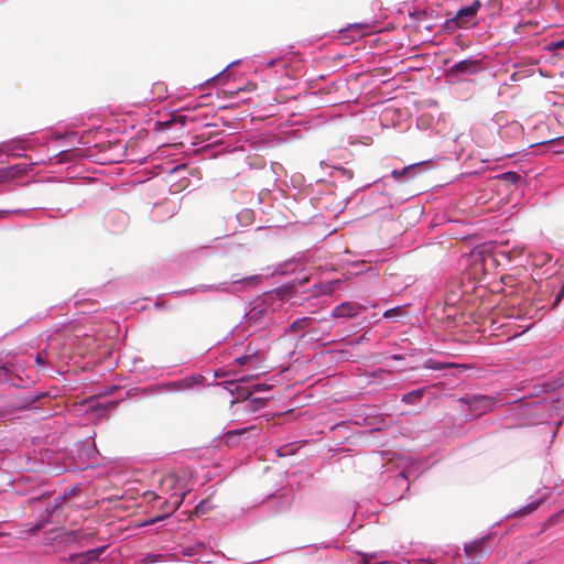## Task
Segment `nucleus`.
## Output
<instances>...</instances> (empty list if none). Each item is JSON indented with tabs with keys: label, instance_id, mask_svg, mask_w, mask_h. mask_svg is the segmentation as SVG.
<instances>
[{
	"label": "nucleus",
	"instance_id": "nucleus-1",
	"mask_svg": "<svg viewBox=\"0 0 564 564\" xmlns=\"http://www.w3.org/2000/svg\"><path fill=\"white\" fill-rule=\"evenodd\" d=\"M481 7V1L475 0L470 6L459 9L452 19H447L445 21V30L448 32H453L458 29H465L470 26L473 20L476 18Z\"/></svg>",
	"mask_w": 564,
	"mask_h": 564
},
{
	"label": "nucleus",
	"instance_id": "nucleus-2",
	"mask_svg": "<svg viewBox=\"0 0 564 564\" xmlns=\"http://www.w3.org/2000/svg\"><path fill=\"white\" fill-rule=\"evenodd\" d=\"M488 541L489 536H484L465 545L464 551L470 563L478 564L490 554V550L486 546Z\"/></svg>",
	"mask_w": 564,
	"mask_h": 564
},
{
	"label": "nucleus",
	"instance_id": "nucleus-3",
	"mask_svg": "<svg viewBox=\"0 0 564 564\" xmlns=\"http://www.w3.org/2000/svg\"><path fill=\"white\" fill-rule=\"evenodd\" d=\"M471 412L476 415H482L495 408L496 401L489 395H473L463 399Z\"/></svg>",
	"mask_w": 564,
	"mask_h": 564
},
{
	"label": "nucleus",
	"instance_id": "nucleus-4",
	"mask_svg": "<svg viewBox=\"0 0 564 564\" xmlns=\"http://www.w3.org/2000/svg\"><path fill=\"white\" fill-rule=\"evenodd\" d=\"M364 310V306L358 303L344 302L333 310L332 316L335 318H352L359 315Z\"/></svg>",
	"mask_w": 564,
	"mask_h": 564
},
{
	"label": "nucleus",
	"instance_id": "nucleus-5",
	"mask_svg": "<svg viewBox=\"0 0 564 564\" xmlns=\"http://www.w3.org/2000/svg\"><path fill=\"white\" fill-rule=\"evenodd\" d=\"M66 500V495L58 496L54 499L52 506L47 507L42 514V520L34 527L33 532L41 530L46 523L53 521L54 513L58 510Z\"/></svg>",
	"mask_w": 564,
	"mask_h": 564
},
{
	"label": "nucleus",
	"instance_id": "nucleus-6",
	"mask_svg": "<svg viewBox=\"0 0 564 564\" xmlns=\"http://www.w3.org/2000/svg\"><path fill=\"white\" fill-rule=\"evenodd\" d=\"M66 500V495L58 496L54 499L52 506L47 507L42 514V520L34 527L33 532L41 530L46 523L53 521L54 513L58 510Z\"/></svg>",
	"mask_w": 564,
	"mask_h": 564
},
{
	"label": "nucleus",
	"instance_id": "nucleus-7",
	"mask_svg": "<svg viewBox=\"0 0 564 564\" xmlns=\"http://www.w3.org/2000/svg\"><path fill=\"white\" fill-rule=\"evenodd\" d=\"M256 426L231 430L224 434L223 442L230 447L237 446L239 444L240 436L245 435L250 431H256Z\"/></svg>",
	"mask_w": 564,
	"mask_h": 564
},
{
	"label": "nucleus",
	"instance_id": "nucleus-8",
	"mask_svg": "<svg viewBox=\"0 0 564 564\" xmlns=\"http://www.w3.org/2000/svg\"><path fill=\"white\" fill-rule=\"evenodd\" d=\"M479 68V62L476 59H464L452 66V73L475 74Z\"/></svg>",
	"mask_w": 564,
	"mask_h": 564
},
{
	"label": "nucleus",
	"instance_id": "nucleus-9",
	"mask_svg": "<svg viewBox=\"0 0 564 564\" xmlns=\"http://www.w3.org/2000/svg\"><path fill=\"white\" fill-rule=\"evenodd\" d=\"M184 496H185V494H182V495L172 494L167 500H164V505H170V510L166 513H164L163 516H159L156 519L153 520V522L163 520L166 517H169L170 514H172L173 512H175L182 505V502L184 500Z\"/></svg>",
	"mask_w": 564,
	"mask_h": 564
},
{
	"label": "nucleus",
	"instance_id": "nucleus-10",
	"mask_svg": "<svg viewBox=\"0 0 564 564\" xmlns=\"http://www.w3.org/2000/svg\"><path fill=\"white\" fill-rule=\"evenodd\" d=\"M313 323H314V319L312 317L304 316V317L293 321L290 324L289 330L291 333H297L302 329L311 327L313 325Z\"/></svg>",
	"mask_w": 564,
	"mask_h": 564
},
{
	"label": "nucleus",
	"instance_id": "nucleus-11",
	"mask_svg": "<svg viewBox=\"0 0 564 564\" xmlns=\"http://www.w3.org/2000/svg\"><path fill=\"white\" fill-rule=\"evenodd\" d=\"M424 395V389H417L405 393L402 401L406 404H414Z\"/></svg>",
	"mask_w": 564,
	"mask_h": 564
},
{
	"label": "nucleus",
	"instance_id": "nucleus-12",
	"mask_svg": "<svg viewBox=\"0 0 564 564\" xmlns=\"http://www.w3.org/2000/svg\"><path fill=\"white\" fill-rule=\"evenodd\" d=\"M536 26H538L536 22L528 21V22L517 24L513 30H514L516 34H522V33H525L528 31L535 29Z\"/></svg>",
	"mask_w": 564,
	"mask_h": 564
},
{
	"label": "nucleus",
	"instance_id": "nucleus-13",
	"mask_svg": "<svg viewBox=\"0 0 564 564\" xmlns=\"http://www.w3.org/2000/svg\"><path fill=\"white\" fill-rule=\"evenodd\" d=\"M177 482L175 474L165 475L161 480V486H166L169 489H173Z\"/></svg>",
	"mask_w": 564,
	"mask_h": 564
},
{
	"label": "nucleus",
	"instance_id": "nucleus-14",
	"mask_svg": "<svg viewBox=\"0 0 564 564\" xmlns=\"http://www.w3.org/2000/svg\"><path fill=\"white\" fill-rule=\"evenodd\" d=\"M539 505H540L539 501L529 503L523 509L519 510L518 513L521 516H527V514L531 513L532 511H534L539 507Z\"/></svg>",
	"mask_w": 564,
	"mask_h": 564
},
{
	"label": "nucleus",
	"instance_id": "nucleus-15",
	"mask_svg": "<svg viewBox=\"0 0 564 564\" xmlns=\"http://www.w3.org/2000/svg\"><path fill=\"white\" fill-rule=\"evenodd\" d=\"M102 551H104V547L89 550L85 553V556H87V561H89V563H91V561L96 560L99 556V554L102 553Z\"/></svg>",
	"mask_w": 564,
	"mask_h": 564
},
{
	"label": "nucleus",
	"instance_id": "nucleus-16",
	"mask_svg": "<svg viewBox=\"0 0 564 564\" xmlns=\"http://www.w3.org/2000/svg\"><path fill=\"white\" fill-rule=\"evenodd\" d=\"M425 367L429 368V369H433V370H442V369L446 368V365L441 364V362H436V361H434L432 359H429L425 362Z\"/></svg>",
	"mask_w": 564,
	"mask_h": 564
},
{
	"label": "nucleus",
	"instance_id": "nucleus-17",
	"mask_svg": "<svg viewBox=\"0 0 564 564\" xmlns=\"http://www.w3.org/2000/svg\"><path fill=\"white\" fill-rule=\"evenodd\" d=\"M502 177L506 181L512 182V183H516L520 180V175L514 172H507V173L502 174Z\"/></svg>",
	"mask_w": 564,
	"mask_h": 564
},
{
	"label": "nucleus",
	"instance_id": "nucleus-18",
	"mask_svg": "<svg viewBox=\"0 0 564 564\" xmlns=\"http://www.w3.org/2000/svg\"><path fill=\"white\" fill-rule=\"evenodd\" d=\"M500 280L505 285L513 286L516 284V278L511 274H505Z\"/></svg>",
	"mask_w": 564,
	"mask_h": 564
},
{
	"label": "nucleus",
	"instance_id": "nucleus-19",
	"mask_svg": "<svg viewBox=\"0 0 564 564\" xmlns=\"http://www.w3.org/2000/svg\"><path fill=\"white\" fill-rule=\"evenodd\" d=\"M251 359V355H243L241 357L236 358V362L243 366L247 365Z\"/></svg>",
	"mask_w": 564,
	"mask_h": 564
},
{
	"label": "nucleus",
	"instance_id": "nucleus-20",
	"mask_svg": "<svg viewBox=\"0 0 564 564\" xmlns=\"http://www.w3.org/2000/svg\"><path fill=\"white\" fill-rule=\"evenodd\" d=\"M399 313H400V308L397 307V308H391V310L386 311L383 315L387 318H391L393 316L399 315Z\"/></svg>",
	"mask_w": 564,
	"mask_h": 564
},
{
	"label": "nucleus",
	"instance_id": "nucleus-21",
	"mask_svg": "<svg viewBox=\"0 0 564 564\" xmlns=\"http://www.w3.org/2000/svg\"><path fill=\"white\" fill-rule=\"evenodd\" d=\"M116 406V402H108L106 405H96V406H93L91 409L94 411H98L99 409H102V410H108V409H112Z\"/></svg>",
	"mask_w": 564,
	"mask_h": 564
},
{
	"label": "nucleus",
	"instance_id": "nucleus-22",
	"mask_svg": "<svg viewBox=\"0 0 564 564\" xmlns=\"http://www.w3.org/2000/svg\"><path fill=\"white\" fill-rule=\"evenodd\" d=\"M557 519H558V516H557V514H554V516L550 517V518L546 520V522L544 523V527H545V528H549V527H552V525L556 524V523H557Z\"/></svg>",
	"mask_w": 564,
	"mask_h": 564
},
{
	"label": "nucleus",
	"instance_id": "nucleus-23",
	"mask_svg": "<svg viewBox=\"0 0 564 564\" xmlns=\"http://www.w3.org/2000/svg\"><path fill=\"white\" fill-rule=\"evenodd\" d=\"M256 87H257V85H256V84H253V83H248V84H246V86L241 87V88L239 89V91H251V90H254V89H256Z\"/></svg>",
	"mask_w": 564,
	"mask_h": 564
},
{
	"label": "nucleus",
	"instance_id": "nucleus-24",
	"mask_svg": "<svg viewBox=\"0 0 564 564\" xmlns=\"http://www.w3.org/2000/svg\"><path fill=\"white\" fill-rule=\"evenodd\" d=\"M35 362H36L37 365H41V366H43V365H45V364H46V360H45V358H44V354H43V352H40V354L36 356V358H35Z\"/></svg>",
	"mask_w": 564,
	"mask_h": 564
},
{
	"label": "nucleus",
	"instance_id": "nucleus-25",
	"mask_svg": "<svg viewBox=\"0 0 564 564\" xmlns=\"http://www.w3.org/2000/svg\"><path fill=\"white\" fill-rule=\"evenodd\" d=\"M552 47L555 48V50H560V48H563L564 47V39L561 40V41H557L555 43L552 44Z\"/></svg>",
	"mask_w": 564,
	"mask_h": 564
},
{
	"label": "nucleus",
	"instance_id": "nucleus-26",
	"mask_svg": "<svg viewBox=\"0 0 564 564\" xmlns=\"http://www.w3.org/2000/svg\"><path fill=\"white\" fill-rule=\"evenodd\" d=\"M366 25H362V24H352L348 28L349 31H355V30H359L361 28H365Z\"/></svg>",
	"mask_w": 564,
	"mask_h": 564
},
{
	"label": "nucleus",
	"instance_id": "nucleus-27",
	"mask_svg": "<svg viewBox=\"0 0 564 564\" xmlns=\"http://www.w3.org/2000/svg\"><path fill=\"white\" fill-rule=\"evenodd\" d=\"M415 564H433L431 560L427 558H421L415 562Z\"/></svg>",
	"mask_w": 564,
	"mask_h": 564
},
{
	"label": "nucleus",
	"instance_id": "nucleus-28",
	"mask_svg": "<svg viewBox=\"0 0 564 564\" xmlns=\"http://www.w3.org/2000/svg\"><path fill=\"white\" fill-rule=\"evenodd\" d=\"M563 296H564V286L562 288V290L556 295V301L555 302L558 303Z\"/></svg>",
	"mask_w": 564,
	"mask_h": 564
},
{
	"label": "nucleus",
	"instance_id": "nucleus-29",
	"mask_svg": "<svg viewBox=\"0 0 564 564\" xmlns=\"http://www.w3.org/2000/svg\"><path fill=\"white\" fill-rule=\"evenodd\" d=\"M9 214H10V212H9V210H2V209H0V219L6 218Z\"/></svg>",
	"mask_w": 564,
	"mask_h": 564
},
{
	"label": "nucleus",
	"instance_id": "nucleus-30",
	"mask_svg": "<svg viewBox=\"0 0 564 564\" xmlns=\"http://www.w3.org/2000/svg\"><path fill=\"white\" fill-rule=\"evenodd\" d=\"M264 389H267V387H265L264 384H256V386H254V390H256V391H262V390H264Z\"/></svg>",
	"mask_w": 564,
	"mask_h": 564
},
{
	"label": "nucleus",
	"instance_id": "nucleus-31",
	"mask_svg": "<svg viewBox=\"0 0 564 564\" xmlns=\"http://www.w3.org/2000/svg\"><path fill=\"white\" fill-rule=\"evenodd\" d=\"M364 564H371V563H369L368 561L365 560ZM372 564H394V563L393 562H389V561H382L380 563H372Z\"/></svg>",
	"mask_w": 564,
	"mask_h": 564
},
{
	"label": "nucleus",
	"instance_id": "nucleus-32",
	"mask_svg": "<svg viewBox=\"0 0 564 564\" xmlns=\"http://www.w3.org/2000/svg\"><path fill=\"white\" fill-rule=\"evenodd\" d=\"M11 150H12V148L9 144H4V149H0V153L1 152H9Z\"/></svg>",
	"mask_w": 564,
	"mask_h": 564
},
{
	"label": "nucleus",
	"instance_id": "nucleus-33",
	"mask_svg": "<svg viewBox=\"0 0 564 564\" xmlns=\"http://www.w3.org/2000/svg\"><path fill=\"white\" fill-rule=\"evenodd\" d=\"M78 560H79L78 564H90L89 561L83 560V555H79Z\"/></svg>",
	"mask_w": 564,
	"mask_h": 564
},
{
	"label": "nucleus",
	"instance_id": "nucleus-34",
	"mask_svg": "<svg viewBox=\"0 0 564 564\" xmlns=\"http://www.w3.org/2000/svg\"><path fill=\"white\" fill-rule=\"evenodd\" d=\"M239 381L240 382H248L249 381V377L243 376V377L239 378Z\"/></svg>",
	"mask_w": 564,
	"mask_h": 564
},
{
	"label": "nucleus",
	"instance_id": "nucleus-35",
	"mask_svg": "<svg viewBox=\"0 0 564 564\" xmlns=\"http://www.w3.org/2000/svg\"><path fill=\"white\" fill-rule=\"evenodd\" d=\"M162 509L165 511V513L170 510V505H162Z\"/></svg>",
	"mask_w": 564,
	"mask_h": 564
},
{
	"label": "nucleus",
	"instance_id": "nucleus-36",
	"mask_svg": "<svg viewBox=\"0 0 564 564\" xmlns=\"http://www.w3.org/2000/svg\"><path fill=\"white\" fill-rule=\"evenodd\" d=\"M148 495H151L153 497V499L158 498L156 494H154V492H149Z\"/></svg>",
	"mask_w": 564,
	"mask_h": 564
},
{
	"label": "nucleus",
	"instance_id": "nucleus-37",
	"mask_svg": "<svg viewBox=\"0 0 564 564\" xmlns=\"http://www.w3.org/2000/svg\"><path fill=\"white\" fill-rule=\"evenodd\" d=\"M393 359H402V356L394 355V356H393Z\"/></svg>",
	"mask_w": 564,
	"mask_h": 564
},
{
	"label": "nucleus",
	"instance_id": "nucleus-38",
	"mask_svg": "<svg viewBox=\"0 0 564 564\" xmlns=\"http://www.w3.org/2000/svg\"><path fill=\"white\" fill-rule=\"evenodd\" d=\"M281 451H282V448H280V449L278 451L279 456H282V455H283V454L281 453Z\"/></svg>",
	"mask_w": 564,
	"mask_h": 564
}]
</instances>
